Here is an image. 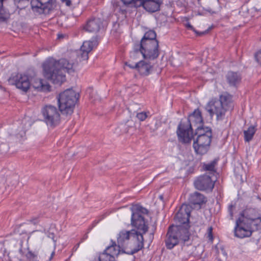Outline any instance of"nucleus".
I'll return each mask as SVG.
<instances>
[{
  "instance_id": "25",
  "label": "nucleus",
  "mask_w": 261,
  "mask_h": 261,
  "mask_svg": "<svg viewBox=\"0 0 261 261\" xmlns=\"http://www.w3.org/2000/svg\"><path fill=\"white\" fill-rule=\"evenodd\" d=\"M125 208H128L132 212H148L147 210L143 207L140 203H134L129 206L126 205L119 208L118 210Z\"/></svg>"
},
{
  "instance_id": "39",
  "label": "nucleus",
  "mask_w": 261,
  "mask_h": 261,
  "mask_svg": "<svg viewBox=\"0 0 261 261\" xmlns=\"http://www.w3.org/2000/svg\"><path fill=\"white\" fill-rule=\"evenodd\" d=\"M55 255V251H53L50 254V257L49 258V261H50L51 260V259L53 258V257H54Z\"/></svg>"
},
{
  "instance_id": "32",
  "label": "nucleus",
  "mask_w": 261,
  "mask_h": 261,
  "mask_svg": "<svg viewBox=\"0 0 261 261\" xmlns=\"http://www.w3.org/2000/svg\"><path fill=\"white\" fill-rule=\"evenodd\" d=\"M125 5H132L133 6L137 8L139 0H121Z\"/></svg>"
},
{
  "instance_id": "36",
  "label": "nucleus",
  "mask_w": 261,
  "mask_h": 261,
  "mask_svg": "<svg viewBox=\"0 0 261 261\" xmlns=\"http://www.w3.org/2000/svg\"><path fill=\"white\" fill-rule=\"evenodd\" d=\"M39 217H35V218H32L31 219L30 221V222H31L32 223H33V224H37L39 223Z\"/></svg>"
},
{
  "instance_id": "29",
  "label": "nucleus",
  "mask_w": 261,
  "mask_h": 261,
  "mask_svg": "<svg viewBox=\"0 0 261 261\" xmlns=\"http://www.w3.org/2000/svg\"><path fill=\"white\" fill-rule=\"evenodd\" d=\"M141 53L139 49V46H138V44H135L134 48V50L130 53V63H132V61L138 59Z\"/></svg>"
},
{
  "instance_id": "30",
  "label": "nucleus",
  "mask_w": 261,
  "mask_h": 261,
  "mask_svg": "<svg viewBox=\"0 0 261 261\" xmlns=\"http://www.w3.org/2000/svg\"><path fill=\"white\" fill-rule=\"evenodd\" d=\"M182 21H186L187 23L185 24V27L189 30H192L193 32H195L199 36H201L205 34V32H197L194 28L190 24L189 22V18L188 17H184L181 18Z\"/></svg>"
},
{
  "instance_id": "43",
  "label": "nucleus",
  "mask_w": 261,
  "mask_h": 261,
  "mask_svg": "<svg viewBox=\"0 0 261 261\" xmlns=\"http://www.w3.org/2000/svg\"><path fill=\"white\" fill-rule=\"evenodd\" d=\"M232 214H233V213H230V214H231V217H232Z\"/></svg>"
},
{
  "instance_id": "35",
  "label": "nucleus",
  "mask_w": 261,
  "mask_h": 261,
  "mask_svg": "<svg viewBox=\"0 0 261 261\" xmlns=\"http://www.w3.org/2000/svg\"><path fill=\"white\" fill-rule=\"evenodd\" d=\"M207 238L208 239L212 241L213 240V227L212 226L209 227L207 229Z\"/></svg>"
},
{
  "instance_id": "15",
  "label": "nucleus",
  "mask_w": 261,
  "mask_h": 261,
  "mask_svg": "<svg viewBox=\"0 0 261 261\" xmlns=\"http://www.w3.org/2000/svg\"><path fill=\"white\" fill-rule=\"evenodd\" d=\"M32 10L39 14H48L54 8L53 0H32Z\"/></svg>"
},
{
  "instance_id": "18",
  "label": "nucleus",
  "mask_w": 261,
  "mask_h": 261,
  "mask_svg": "<svg viewBox=\"0 0 261 261\" xmlns=\"http://www.w3.org/2000/svg\"><path fill=\"white\" fill-rule=\"evenodd\" d=\"M137 7L142 6L146 11L153 13L160 11L162 0H139Z\"/></svg>"
},
{
  "instance_id": "34",
  "label": "nucleus",
  "mask_w": 261,
  "mask_h": 261,
  "mask_svg": "<svg viewBox=\"0 0 261 261\" xmlns=\"http://www.w3.org/2000/svg\"><path fill=\"white\" fill-rule=\"evenodd\" d=\"M254 56L256 62L261 66V49L258 50Z\"/></svg>"
},
{
  "instance_id": "21",
  "label": "nucleus",
  "mask_w": 261,
  "mask_h": 261,
  "mask_svg": "<svg viewBox=\"0 0 261 261\" xmlns=\"http://www.w3.org/2000/svg\"><path fill=\"white\" fill-rule=\"evenodd\" d=\"M102 24V21L99 18L92 17L88 19L83 26V30L86 32L94 33L98 32Z\"/></svg>"
},
{
  "instance_id": "40",
  "label": "nucleus",
  "mask_w": 261,
  "mask_h": 261,
  "mask_svg": "<svg viewBox=\"0 0 261 261\" xmlns=\"http://www.w3.org/2000/svg\"><path fill=\"white\" fill-rule=\"evenodd\" d=\"M222 251H223V255L226 256L227 255V253L224 251H223V250H222Z\"/></svg>"
},
{
  "instance_id": "41",
  "label": "nucleus",
  "mask_w": 261,
  "mask_h": 261,
  "mask_svg": "<svg viewBox=\"0 0 261 261\" xmlns=\"http://www.w3.org/2000/svg\"><path fill=\"white\" fill-rule=\"evenodd\" d=\"M79 245H80V244L79 243V244H77V246H76H76H75V247H74V248H75V250H76V249H77V248L79 247Z\"/></svg>"
},
{
  "instance_id": "2",
  "label": "nucleus",
  "mask_w": 261,
  "mask_h": 261,
  "mask_svg": "<svg viewBox=\"0 0 261 261\" xmlns=\"http://www.w3.org/2000/svg\"><path fill=\"white\" fill-rule=\"evenodd\" d=\"M260 223L259 213H240L236 221L234 236L239 239L249 238L260 227Z\"/></svg>"
},
{
  "instance_id": "38",
  "label": "nucleus",
  "mask_w": 261,
  "mask_h": 261,
  "mask_svg": "<svg viewBox=\"0 0 261 261\" xmlns=\"http://www.w3.org/2000/svg\"><path fill=\"white\" fill-rule=\"evenodd\" d=\"M29 0H14L15 3L28 2Z\"/></svg>"
},
{
  "instance_id": "6",
  "label": "nucleus",
  "mask_w": 261,
  "mask_h": 261,
  "mask_svg": "<svg viewBox=\"0 0 261 261\" xmlns=\"http://www.w3.org/2000/svg\"><path fill=\"white\" fill-rule=\"evenodd\" d=\"M197 137L194 140L193 147L197 154H205L210 149L212 142V132L210 127H198L196 129Z\"/></svg>"
},
{
  "instance_id": "42",
  "label": "nucleus",
  "mask_w": 261,
  "mask_h": 261,
  "mask_svg": "<svg viewBox=\"0 0 261 261\" xmlns=\"http://www.w3.org/2000/svg\"><path fill=\"white\" fill-rule=\"evenodd\" d=\"M4 1V0H0L1 4H3V2Z\"/></svg>"
},
{
  "instance_id": "4",
  "label": "nucleus",
  "mask_w": 261,
  "mask_h": 261,
  "mask_svg": "<svg viewBox=\"0 0 261 261\" xmlns=\"http://www.w3.org/2000/svg\"><path fill=\"white\" fill-rule=\"evenodd\" d=\"M233 108L232 96L227 92H224L219 96V99H211L205 106V110L212 117L216 115L217 120L224 118L226 112Z\"/></svg>"
},
{
  "instance_id": "19",
  "label": "nucleus",
  "mask_w": 261,
  "mask_h": 261,
  "mask_svg": "<svg viewBox=\"0 0 261 261\" xmlns=\"http://www.w3.org/2000/svg\"><path fill=\"white\" fill-rule=\"evenodd\" d=\"M98 45V42L96 39L85 41L81 47V58L82 60H87L89 58L88 54L94 47Z\"/></svg>"
},
{
  "instance_id": "1",
  "label": "nucleus",
  "mask_w": 261,
  "mask_h": 261,
  "mask_svg": "<svg viewBox=\"0 0 261 261\" xmlns=\"http://www.w3.org/2000/svg\"><path fill=\"white\" fill-rule=\"evenodd\" d=\"M42 68L44 76L57 85H61L65 81V72L70 74L74 71L73 64L65 59L57 61L49 58L43 63Z\"/></svg>"
},
{
  "instance_id": "17",
  "label": "nucleus",
  "mask_w": 261,
  "mask_h": 261,
  "mask_svg": "<svg viewBox=\"0 0 261 261\" xmlns=\"http://www.w3.org/2000/svg\"><path fill=\"white\" fill-rule=\"evenodd\" d=\"M131 224L135 227L137 234H140L143 237L148 230V226L145 224L144 217L141 213H132L131 217Z\"/></svg>"
},
{
  "instance_id": "5",
  "label": "nucleus",
  "mask_w": 261,
  "mask_h": 261,
  "mask_svg": "<svg viewBox=\"0 0 261 261\" xmlns=\"http://www.w3.org/2000/svg\"><path fill=\"white\" fill-rule=\"evenodd\" d=\"M190 233L188 226L182 227L181 225H170L168 229L166 239L165 241L167 249H172L178 244L181 241L186 242L189 240Z\"/></svg>"
},
{
  "instance_id": "7",
  "label": "nucleus",
  "mask_w": 261,
  "mask_h": 261,
  "mask_svg": "<svg viewBox=\"0 0 261 261\" xmlns=\"http://www.w3.org/2000/svg\"><path fill=\"white\" fill-rule=\"evenodd\" d=\"M79 95L73 90L69 89L61 93L58 97L60 111L63 115H71L79 99Z\"/></svg>"
},
{
  "instance_id": "16",
  "label": "nucleus",
  "mask_w": 261,
  "mask_h": 261,
  "mask_svg": "<svg viewBox=\"0 0 261 261\" xmlns=\"http://www.w3.org/2000/svg\"><path fill=\"white\" fill-rule=\"evenodd\" d=\"M125 65L131 69H136L140 75L143 76L148 75L153 68V66L150 63L143 60L134 63V64L130 63V61H128L125 63Z\"/></svg>"
},
{
  "instance_id": "28",
  "label": "nucleus",
  "mask_w": 261,
  "mask_h": 261,
  "mask_svg": "<svg viewBox=\"0 0 261 261\" xmlns=\"http://www.w3.org/2000/svg\"><path fill=\"white\" fill-rule=\"evenodd\" d=\"M156 33L154 31L149 30L145 33L140 42H145V41L146 42L147 41H148L149 42H152L153 40H157L156 39Z\"/></svg>"
},
{
  "instance_id": "31",
  "label": "nucleus",
  "mask_w": 261,
  "mask_h": 261,
  "mask_svg": "<svg viewBox=\"0 0 261 261\" xmlns=\"http://www.w3.org/2000/svg\"><path fill=\"white\" fill-rule=\"evenodd\" d=\"M8 17V14L3 9V4H1L0 7V21H5Z\"/></svg>"
},
{
  "instance_id": "27",
  "label": "nucleus",
  "mask_w": 261,
  "mask_h": 261,
  "mask_svg": "<svg viewBox=\"0 0 261 261\" xmlns=\"http://www.w3.org/2000/svg\"><path fill=\"white\" fill-rule=\"evenodd\" d=\"M217 164V160H215L208 164H204L203 166L204 170L210 171L209 174L211 176L214 175L216 173V166Z\"/></svg>"
},
{
  "instance_id": "9",
  "label": "nucleus",
  "mask_w": 261,
  "mask_h": 261,
  "mask_svg": "<svg viewBox=\"0 0 261 261\" xmlns=\"http://www.w3.org/2000/svg\"><path fill=\"white\" fill-rule=\"evenodd\" d=\"M140 53L144 59L148 60H154L159 55V42L153 40L152 42L147 41L146 42H140L138 44Z\"/></svg>"
},
{
  "instance_id": "33",
  "label": "nucleus",
  "mask_w": 261,
  "mask_h": 261,
  "mask_svg": "<svg viewBox=\"0 0 261 261\" xmlns=\"http://www.w3.org/2000/svg\"><path fill=\"white\" fill-rule=\"evenodd\" d=\"M137 118L140 121H144L147 117V115L146 112H141L137 114Z\"/></svg>"
},
{
  "instance_id": "37",
  "label": "nucleus",
  "mask_w": 261,
  "mask_h": 261,
  "mask_svg": "<svg viewBox=\"0 0 261 261\" xmlns=\"http://www.w3.org/2000/svg\"><path fill=\"white\" fill-rule=\"evenodd\" d=\"M61 2L62 4H65L68 7H70L72 4L70 0H61Z\"/></svg>"
},
{
  "instance_id": "14",
  "label": "nucleus",
  "mask_w": 261,
  "mask_h": 261,
  "mask_svg": "<svg viewBox=\"0 0 261 261\" xmlns=\"http://www.w3.org/2000/svg\"><path fill=\"white\" fill-rule=\"evenodd\" d=\"M216 179L213 180L212 176L207 173L197 177L194 180L196 189L200 191L212 192L214 188Z\"/></svg>"
},
{
  "instance_id": "44",
  "label": "nucleus",
  "mask_w": 261,
  "mask_h": 261,
  "mask_svg": "<svg viewBox=\"0 0 261 261\" xmlns=\"http://www.w3.org/2000/svg\"><path fill=\"white\" fill-rule=\"evenodd\" d=\"M198 2H199L200 0H197Z\"/></svg>"
},
{
  "instance_id": "24",
  "label": "nucleus",
  "mask_w": 261,
  "mask_h": 261,
  "mask_svg": "<svg viewBox=\"0 0 261 261\" xmlns=\"http://www.w3.org/2000/svg\"><path fill=\"white\" fill-rule=\"evenodd\" d=\"M228 83L232 86H236L239 84L241 80L240 75L238 73L229 71L226 76Z\"/></svg>"
},
{
  "instance_id": "22",
  "label": "nucleus",
  "mask_w": 261,
  "mask_h": 261,
  "mask_svg": "<svg viewBox=\"0 0 261 261\" xmlns=\"http://www.w3.org/2000/svg\"><path fill=\"white\" fill-rule=\"evenodd\" d=\"M191 213H176L174 216V220L176 223L175 225H181L182 227L188 226L189 231V219Z\"/></svg>"
},
{
  "instance_id": "10",
  "label": "nucleus",
  "mask_w": 261,
  "mask_h": 261,
  "mask_svg": "<svg viewBox=\"0 0 261 261\" xmlns=\"http://www.w3.org/2000/svg\"><path fill=\"white\" fill-rule=\"evenodd\" d=\"M8 81L10 85L15 86L24 92H28L31 87L29 76L25 73L14 72L11 74Z\"/></svg>"
},
{
  "instance_id": "23",
  "label": "nucleus",
  "mask_w": 261,
  "mask_h": 261,
  "mask_svg": "<svg viewBox=\"0 0 261 261\" xmlns=\"http://www.w3.org/2000/svg\"><path fill=\"white\" fill-rule=\"evenodd\" d=\"M33 87L39 91L49 92L50 91V86L48 83H45L43 80L39 78L34 80Z\"/></svg>"
},
{
  "instance_id": "20",
  "label": "nucleus",
  "mask_w": 261,
  "mask_h": 261,
  "mask_svg": "<svg viewBox=\"0 0 261 261\" xmlns=\"http://www.w3.org/2000/svg\"><path fill=\"white\" fill-rule=\"evenodd\" d=\"M185 122H189L190 126H196L197 128L204 127L203 126V120L201 111L197 109L189 116L188 119Z\"/></svg>"
},
{
  "instance_id": "3",
  "label": "nucleus",
  "mask_w": 261,
  "mask_h": 261,
  "mask_svg": "<svg viewBox=\"0 0 261 261\" xmlns=\"http://www.w3.org/2000/svg\"><path fill=\"white\" fill-rule=\"evenodd\" d=\"M117 242L124 252L127 254H134L144 247L143 237L141 233L137 234L135 229L121 230L117 234Z\"/></svg>"
},
{
  "instance_id": "11",
  "label": "nucleus",
  "mask_w": 261,
  "mask_h": 261,
  "mask_svg": "<svg viewBox=\"0 0 261 261\" xmlns=\"http://www.w3.org/2000/svg\"><path fill=\"white\" fill-rule=\"evenodd\" d=\"M206 201V198L203 194L196 192L191 195L190 203L182 204L177 212H191L193 208L199 209Z\"/></svg>"
},
{
  "instance_id": "12",
  "label": "nucleus",
  "mask_w": 261,
  "mask_h": 261,
  "mask_svg": "<svg viewBox=\"0 0 261 261\" xmlns=\"http://www.w3.org/2000/svg\"><path fill=\"white\" fill-rule=\"evenodd\" d=\"M176 134L179 142L184 144H190L193 138V130L189 122L180 121Z\"/></svg>"
},
{
  "instance_id": "8",
  "label": "nucleus",
  "mask_w": 261,
  "mask_h": 261,
  "mask_svg": "<svg viewBox=\"0 0 261 261\" xmlns=\"http://www.w3.org/2000/svg\"><path fill=\"white\" fill-rule=\"evenodd\" d=\"M44 121L46 125L52 128L59 125L61 122V116L57 108L51 105L43 106L41 111Z\"/></svg>"
},
{
  "instance_id": "26",
  "label": "nucleus",
  "mask_w": 261,
  "mask_h": 261,
  "mask_svg": "<svg viewBox=\"0 0 261 261\" xmlns=\"http://www.w3.org/2000/svg\"><path fill=\"white\" fill-rule=\"evenodd\" d=\"M256 126H250L247 130L244 131V140L246 142H249L252 139L256 131Z\"/></svg>"
},
{
  "instance_id": "13",
  "label": "nucleus",
  "mask_w": 261,
  "mask_h": 261,
  "mask_svg": "<svg viewBox=\"0 0 261 261\" xmlns=\"http://www.w3.org/2000/svg\"><path fill=\"white\" fill-rule=\"evenodd\" d=\"M120 249V246L111 240L110 245L108 246L102 253H100L93 261H115V257L119 254Z\"/></svg>"
}]
</instances>
